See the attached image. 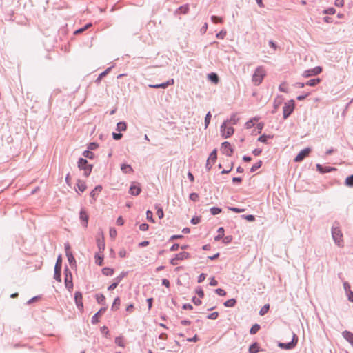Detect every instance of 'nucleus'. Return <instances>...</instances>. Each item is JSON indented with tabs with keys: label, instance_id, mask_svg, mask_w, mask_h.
<instances>
[{
	"label": "nucleus",
	"instance_id": "obj_21",
	"mask_svg": "<svg viewBox=\"0 0 353 353\" xmlns=\"http://www.w3.org/2000/svg\"><path fill=\"white\" fill-rule=\"evenodd\" d=\"M260 351L258 343L255 342L252 343L248 350L249 353H257Z\"/></svg>",
	"mask_w": 353,
	"mask_h": 353
},
{
	"label": "nucleus",
	"instance_id": "obj_37",
	"mask_svg": "<svg viewBox=\"0 0 353 353\" xmlns=\"http://www.w3.org/2000/svg\"><path fill=\"white\" fill-rule=\"evenodd\" d=\"M96 299L98 303L99 304H104L105 303V296L102 294H96Z\"/></svg>",
	"mask_w": 353,
	"mask_h": 353
},
{
	"label": "nucleus",
	"instance_id": "obj_34",
	"mask_svg": "<svg viewBox=\"0 0 353 353\" xmlns=\"http://www.w3.org/2000/svg\"><path fill=\"white\" fill-rule=\"evenodd\" d=\"M208 78L212 82L214 83H217L219 82V77L216 73L212 72L208 75Z\"/></svg>",
	"mask_w": 353,
	"mask_h": 353
},
{
	"label": "nucleus",
	"instance_id": "obj_6",
	"mask_svg": "<svg viewBox=\"0 0 353 353\" xmlns=\"http://www.w3.org/2000/svg\"><path fill=\"white\" fill-rule=\"evenodd\" d=\"M234 128L231 126H227L226 122H223V123L221 125V132L222 137L224 138H228L234 133Z\"/></svg>",
	"mask_w": 353,
	"mask_h": 353
},
{
	"label": "nucleus",
	"instance_id": "obj_59",
	"mask_svg": "<svg viewBox=\"0 0 353 353\" xmlns=\"http://www.w3.org/2000/svg\"><path fill=\"white\" fill-rule=\"evenodd\" d=\"M215 292L219 296H225L226 295V292L221 288H217L215 290Z\"/></svg>",
	"mask_w": 353,
	"mask_h": 353
},
{
	"label": "nucleus",
	"instance_id": "obj_25",
	"mask_svg": "<svg viewBox=\"0 0 353 353\" xmlns=\"http://www.w3.org/2000/svg\"><path fill=\"white\" fill-rule=\"evenodd\" d=\"M66 256L68 258V261L70 265L75 264V263H76L75 259L73 256V254L70 251H67Z\"/></svg>",
	"mask_w": 353,
	"mask_h": 353
},
{
	"label": "nucleus",
	"instance_id": "obj_48",
	"mask_svg": "<svg viewBox=\"0 0 353 353\" xmlns=\"http://www.w3.org/2000/svg\"><path fill=\"white\" fill-rule=\"evenodd\" d=\"M211 21L214 23H222L223 22V19L221 17L213 15V16L211 17Z\"/></svg>",
	"mask_w": 353,
	"mask_h": 353
},
{
	"label": "nucleus",
	"instance_id": "obj_4",
	"mask_svg": "<svg viewBox=\"0 0 353 353\" xmlns=\"http://www.w3.org/2000/svg\"><path fill=\"white\" fill-rule=\"evenodd\" d=\"M294 109V101L290 100L287 103H285L283 107V119H288L290 115L293 112Z\"/></svg>",
	"mask_w": 353,
	"mask_h": 353
},
{
	"label": "nucleus",
	"instance_id": "obj_33",
	"mask_svg": "<svg viewBox=\"0 0 353 353\" xmlns=\"http://www.w3.org/2000/svg\"><path fill=\"white\" fill-rule=\"evenodd\" d=\"M61 269H56V268H54V278L58 282H61Z\"/></svg>",
	"mask_w": 353,
	"mask_h": 353
},
{
	"label": "nucleus",
	"instance_id": "obj_38",
	"mask_svg": "<svg viewBox=\"0 0 353 353\" xmlns=\"http://www.w3.org/2000/svg\"><path fill=\"white\" fill-rule=\"evenodd\" d=\"M128 272H122L120 275H119L117 277L114 279V281L118 284L122 281V279L126 276Z\"/></svg>",
	"mask_w": 353,
	"mask_h": 353
},
{
	"label": "nucleus",
	"instance_id": "obj_42",
	"mask_svg": "<svg viewBox=\"0 0 353 353\" xmlns=\"http://www.w3.org/2000/svg\"><path fill=\"white\" fill-rule=\"evenodd\" d=\"M345 185L347 186L353 187V174L346 178Z\"/></svg>",
	"mask_w": 353,
	"mask_h": 353
},
{
	"label": "nucleus",
	"instance_id": "obj_58",
	"mask_svg": "<svg viewBox=\"0 0 353 353\" xmlns=\"http://www.w3.org/2000/svg\"><path fill=\"white\" fill-rule=\"evenodd\" d=\"M225 122H226V123L228 122H230V123H232V124H236L237 122V119L236 118V115L235 114L232 115L230 120H227Z\"/></svg>",
	"mask_w": 353,
	"mask_h": 353
},
{
	"label": "nucleus",
	"instance_id": "obj_49",
	"mask_svg": "<svg viewBox=\"0 0 353 353\" xmlns=\"http://www.w3.org/2000/svg\"><path fill=\"white\" fill-rule=\"evenodd\" d=\"M98 147H99L98 143H97L96 142H91L89 143V145L88 146V149L89 150H95Z\"/></svg>",
	"mask_w": 353,
	"mask_h": 353
},
{
	"label": "nucleus",
	"instance_id": "obj_20",
	"mask_svg": "<svg viewBox=\"0 0 353 353\" xmlns=\"http://www.w3.org/2000/svg\"><path fill=\"white\" fill-rule=\"evenodd\" d=\"M97 247L99 248L100 253H102L103 252V250H105V243H104L103 237H102L101 239L98 238L97 239Z\"/></svg>",
	"mask_w": 353,
	"mask_h": 353
},
{
	"label": "nucleus",
	"instance_id": "obj_14",
	"mask_svg": "<svg viewBox=\"0 0 353 353\" xmlns=\"http://www.w3.org/2000/svg\"><path fill=\"white\" fill-rule=\"evenodd\" d=\"M65 288L70 292H71L72 290L73 289L72 275V274H69V276H68V275H65Z\"/></svg>",
	"mask_w": 353,
	"mask_h": 353
},
{
	"label": "nucleus",
	"instance_id": "obj_17",
	"mask_svg": "<svg viewBox=\"0 0 353 353\" xmlns=\"http://www.w3.org/2000/svg\"><path fill=\"white\" fill-rule=\"evenodd\" d=\"M342 335L353 347V333L345 330L343 332Z\"/></svg>",
	"mask_w": 353,
	"mask_h": 353
},
{
	"label": "nucleus",
	"instance_id": "obj_54",
	"mask_svg": "<svg viewBox=\"0 0 353 353\" xmlns=\"http://www.w3.org/2000/svg\"><path fill=\"white\" fill-rule=\"evenodd\" d=\"M268 138H270V136L263 134L258 138V141L262 143H266Z\"/></svg>",
	"mask_w": 353,
	"mask_h": 353
},
{
	"label": "nucleus",
	"instance_id": "obj_9",
	"mask_svg": "<svg viewBox=\"0 0 353 353\" xmlns=\"http://www.w3.org/2000/svg\"><path fill=\"white\" fill-rule=\"evenodd\" d=\"M311 152V149L310 148H306L304 150H301L295 157V162H301L306 157H307Z\"/></svg>",
	"mask_w": 353,
	"mask_h": 353
},
{
	"label": "nucleus",
	"instance_id": "obj_44",
	"mask_svg": "<svg viewBox=\"0 0 353 353\" xmlns=\"http://www.w3.org/2000/svg\"><path fill=\"white\" fill-rule=\"evenodd\" d=\"M343 288L346 292V294H348L349 292L351 294H353V292L350 290V285L348 282L345 281L343 283Z\"/></svg>",
	"mask_w": 353,
	"mask_h": 353
},
{
	"label": "nucleus",
	"instance_id": "obj_64",
	"mask_svg": "<svg viewBox=\"0 0 353 353\" xmlns=\"http://www.w3.org/2000/svg\"><path fill=\"white\" fill-rule=\"evenodd\" d=\"M149 228V225L147 224V223H141L140 225H139V229L141 231H146L148 230Z\"/></svg>",
	"mask_w": 353,
	"mask_h": 353
},
{
	"label": "nucleus",
	"instance_id": "obj_32",
	"mask_svg": "<svg viewBox=\"0 0 353 353\" xmlns=\"http://www.w3.org/2000/svg\"><path fill=\"white\" fill-rule=\"evenodd\" d=\"M217 159V150L214 149L210 154L208 159H210L214 163Z\"/></svg>",
	"mask_w": 353,
	"mask_h": 353
},
{
	"label": "nucleus",
	"instance_id": "obj_47",
	"mask_svg": "<svg viewBox=\"0 0 353 353\" xmlns=\"http://www.w3.org/2000/svg\"><path fill=\"white\" fill-rule=\"evenodd\" d=\"M61 268H62L61 256H59L57 259V262L55 263L54 268H56V269H61Z\"/></svg>",
	"mask_w": 353,
	"mask_h": 353
},
{
	"label": "nucleus",
	"instance_id": "obj_16",
	"mask_svg": "<svg viewBox=\"0 0 353 353\" xmlns=\"http://www.w3.org/2000/svg\"><path fill=\"white\" fill-rule=\"evenodd\" d=\"M106 307L101 308L94 316L92 317L91 322L92 324H96L99 322V316L105 312Z\"/></svg>",
	"mask_w": 353,
	"mask_h": 353
},
{
	"label": "nucleus",
	"instance_id": "obj_8",
	"mask_svg": "<svg viewBox=\"0 0 353 353\" xmlns=\"http://www.w3.org/2000/svg\"><path fill=\"white\" fill-rule=\"evenodd\" d=\"M321 71H322V68L320 66H316L314 68L309 69V70L304 71L303 73V76L305 78H307V77H310L312 76L317 75V74H320L321 72Z\"/></svg>",
	"mask_w": 353,
	"mask_h": 353
},
{
	"label": "nucleus",
	"instance_id": "obj_1",
	"mask_svg": "<svg viewBox=\"0 0 353 353\" xmlns=\"http://www.w3.org/2000/svg\"><path fill=\"white\" fill-rule=\"evenodd\" d=\"M332 236L335 243L339 247L343 246V241L342 239L343 234L341 230L339 229V223L336 222L334 223L332 228Z\"/></svg>",
	"mask_w": 353,
	"mask_h": 353
},
{
	"label": "nucleus",
	"instance_id": "obj_51",
	"mask_svg": "<svg viewBox=\"0 0 353 353\" xmlns=\"http://www.w3.org/2000/svg\"><path fill=\"white\" fill-rule=\"evenodd\" d=\"M226 33V30H222L219 33L216 34V37L220 39H223L225 37Z\"/></svg>",
	"mask_w": 353,
	"mask_h": 353
},
{
	"label": "nucleus",
	"instance_id": "obj_15",
	"mask_svg": "<svg viewBox=\"0 0 353 353\" xmlns=\"http://www.w3.org/2000/svg\"><path fill=\"white\" fill-rule=\"evenodd\" d=\"M316 170L320 172V173H327V172H330L333 170H336V168H332V167H323L322 165L319 164V163H317L316 165Z\"/></svg>",
	"mask_w": 353,
	"mask_h": 353
},
{
	"label": "nucleus",
	"instance_id": "obj_13",
	"mask_svg": "<svg viewBox=\"0 0 353 353\" xmlns=\"http://www.w3.org/2000/svg\"><path fill=\"white\" fill-rule=\"evenodd\" d=\"M74 301L77 307L79 310H82L83 308V305L82 302V294L80 292H76L74 293Z\"/></svg>",
	"mask_w": 353,
	"mask_h": 353
},
{
	"label": "nucleus",
	"instance_id": "obj_27",
	"mask_svg": "<svg viewBox=\"0 0 353 353\" xmlns=\"http://www.w3.org/2000/svg\"><path fill=\"white\" fill-rule=\"evenodd\" d=\"M127 125L124 121H120L117 125V130L118 131H125L126 130Z\"/></svg>",
	"mask_w": 353,
	"mask_h": 353
},
{
	"label": "nucleus",
	"instance_id": "obj_41",
	"mask_svg": "<svg viewBox=\"0 0 353 353\" xmlns=\"http://www.w3.org/2000/svg\"><path fill=\"white\" fill-rule=\"evenodd\" d=\"M210 211L212 215H216L221 212V209L218 207H212L210 209Z\"/></svg>",
	"mask_w": 353,
	"mask_h": 353
},
{
	"label": "nucleus",
	"instance_id": "obj_7",
	"mask_svg": "<svg viewBox=\"0 0 353 353\" xmlns=\"http://www.w3.org/2000/svg\"><path fill=\"white\" fill-rule=\"evenodd\" d=\"M221 152L222 154L230 157L233 154V148L229 142L225 141L221 144Z\"/></svg>",
	"mask_w": 353,
	"mask_h": 353
},
{
	"label": "nucleus",
	"instance_id": "obj_11",
	"mask_svg": "<svg viewBox=\"0 0 353 353\" xmlns=\"http://www.w3.org/2000/svg\"><path fill=\"white\" fill-rule=\"evenodd\" d=\"M174 83V79H169L168 81H167L166 82H164V83H159V84H150V85H148V87L152 88L165 89L169 85H172Z\"/></svg>",
	"mask_w": 353,
	"mask_h": 353
},
{
	"label": "nucleus",
	"instance_id": "obj_60",
	"mask_svg": "<svg viewBox=\"0 0 353 353\" xmlns=\"http://www.w3.org/2000/svg\"><path fill=\"white\" fill-rule=\"evenodd\" d=\"M243 217L248 221H254L255 220V217L254 215H243Z\"/></svg>",
	"mask_w": 353,
	"mask_h": 353
},
{
	"label": "nucleus",
	"instance_id": "obj_61",
	"mask_svg": "<svg viewBox=\"0 0 353 353\" xmlns=\"http://www.w3.org/2000/svg\"><path fill=\"white\" fill-rule=\"evenodd\" d=\"M109 233H110V236L112 239H114L117 234V230L114 228H110Z\"/></svg>",
	"mask_w": 353,
	"mask_h": 353
},
{
	"label": "nucleus",
	"instance_id": "obj_46",
	"mask_svg": "<svg viewBox=\"0 0 353 353\" xmlns=\"http://www.w3.org/2000/svg\"><path fill=\"white\" fill-rule=\"evenodd\" d=\"M212 115L210 112H208L205 117V128H207L211 119Z\"/></svg>",
	"mask_w": 353,
	"mask_h": 353
},
{
	"label": "nucleus",
	"instance_id": "obj_53",
	"mask_svg": "<svg viewBox=\"0 0 353 353\" xmlns=\"http://www.w3.org/2000/svg\"><path fill=\"white\" fill-rule=\"evenodd\" d=\"M219 316V313L217 312H212L211 314H210L207 318L208 319H212V320H214V319H216Z\"/></svg>",
	"mask_w": 353,
	"mask_h": 353
},
{
	"label": "nucleus",
	"instance_id": "obj_26",
	"mask_svg": "<svg viewBox=\"0 0 353 353\" xmlns=\"http://www.w3.org/2000/svg\"><path fill=\"white\" fill-rule=\"evenodd\" d=\"M219 234L214 237V240L218 241L221 240L224 236V228L223 227H220L217 230Z\"/></svg>",
	"mask_w": 353,
	"mask_h": 353
},
{
	"label": "nucleus",
	"instance_id": "obj_43",
	"mask_svg": "<svg viewBox=\"0 0 353 353\" xmlns=\"http://www.w3.org/2000/svg\"><path fill=\"white\" fill-rule=\"evenodd\" d=\"M114 342L117 345H119L120 347H123L125 346V344L123 341V339L121 336L116 337Z\"/></svg>",
	"mask_w": 353,
	"mask_h": 353
},
{
	"label": "nucleus",
	"instance_id": "obj_35",
	"mask_svg": "<svg viewBox=\"0 0 353 353\" xmlns=\"http://www.w3.org/2000/svg\"><path fill=\"white\" fill-rule=\"evenodd\" d=\"M96 263L99 265H103V255L102 254H97L95 255Z\"/></svg>",
	"mask_w": 353,
	"mask_h": 353
},
{
	"label": "nucleus",
	"instance_id": "obj_31",
	"mask_svg": "<svg viewBox=\"0 0 353 353\" xmlns=\"http://www.w3.org/2000/svg\"><path fill=\"white\" fill-rule=\"evenodd\" d=\"M120 303H121L120 299L119 297L115 298L114 301H113L111 310H118L119 307L120 305Z\"/></svg>",
	"mask_w": 353,
	"mask_h": 353
},
{
	"label": "nucleus",
	"instance_id": "obj_23",
	"mask_svg": "<svg viewBox=\"0 0 353 353\" xmlns=\"http://www.w3.org/2000/svg\"><path fill=\"white\" fill-rule=\"evenodd\" d=\"M121 170H122L123 172L125 174L131 173L133 172V169L131 167V165L128 164H122L121 165Z\"/></svg>",
	"mask_w": 353,
	"mask_h": 353
},
{
	"label": "nucleus",
	"instance_id": "obj_12",
	"mask_svg": "<svg viewBox=\"0 0 353 353\" xmlns=\"http://www.w3.org/2000/svg\"><path fill=\"white\" fill-rule=\"evenodd\" d=\"M141 188L140 185L139 184H137V183L133 182L130 187V190H129L130 194L132 195H134V196H137L141 193Z\"/></svg>",
	"mask_w": 353,
	"mask_h": 353
},
{
	"label": "nucleus",
	"instance_id": "obj_28",
	"mask_svg": "<svg viewBox=\"0 0 353 353\" xmlns=\"http://www.w3.org/2000/svg\"><path fill=\"white\" fill-rule=\"evenodd\" d=\"M320 81H321V79L319 78L313 79H310V80L307 81L305 83V85H309V86H315L319 83H320Z\"/></svg>",
	"mask_w": 353,
	"mask_h": 353
},
{
	"label": "nucleus",
	"instance_id": "obj_30",
	"mask_svg": "<svg viewBox=\"0 0 353 353\" xmlns=\"http://www.w3.org/2000/svg\"><path fill=\"white\" fill-rule=\"evenodd\" d=\"M102 274L105 276H112L114 274V270L110 268H103L102 269Z\"/></svg>",
	"mask_w": 353,
	"mask_h": 353
},
{
	"label": "nucleus",
	"instance_id": "obj_50",
	"mask_svg": "<svg viewBox=\"0 0 353 353\" xmlns=\"http://www.w3.org/2000/svg\"><path fill=\"white\" fill-rule=\"evenodd\" d=\"M269 307H270V305L268 304H266L260 310L259 312V314L260 315L263 316L264 315L265 313L268 312V310H269Z\"/></svg>",
	"mask_w": 353,
	"mask_h": 353
},
{
	"label": "nucleus",
	"instance_id": "obj_57",
	"mask_svg": "<svg viewBox=\"0 0 353 353\" xmlns=\"http://www.w3.org/2000/svg\"><path fill=\"white\" fill-rule=\"evenodd\" d=\"M157 214L159 216V219H162L164 216L163 211L161 208H157Z\"/></svg>",
	"mask_w": 353,
	"mask_h": 353
},
{
	"label": "nucleus",
	"instance_id": "obj_3",
	"mask_svg": "<svg viewBox=\"0 0 353 353\" xmlns=\"http://www.w3.org/2000/svg\"><path fill=\"white\" fill-rule=\"evenodd\" d=\"M78 168L80 170H83L84 176L88 177L92 172V165L88 164V162L85 159L79 158L78 161Z\"/></svg>",
	"mask_w": 353,
	"mask_h": 353
},
{
	"label": "nucleus",
	"instance_id": "obj_24",
	"mask_svg": "<svg viewBox=\"0 0 353 353\" xmlns=\"http://www.w3.org/2000/svg\"><path fill=\"white\" fill-rule=\"evenodd\" d=\"M112 70V67H109L105 71H103V72H101L99 77H97V79H96V83H99L101 80V79L103 77H104L105 76H106L110 72V70Z\"/></svg>",
	"mask_w": 353,
	"mask_h": 353
},
{
	"label": "nucleus",
	"instance_id": "obj_56",
	"mask_svg": "<svg viewBox=\"0 0 353 353\" xmlns=\"http://www.w3.org/2000/svg\"><path fill=\"white\" fill-rule=\"evenodd\" d=\"M232 241V236H226L223 237V243L225 244L230 243Z\"/></svg>",
	"mask_w": 353,
	"mask_h": 353
},
{
	"label": "nucleus",
	"instance_id": "obj_52",
	"mask_svg": "<svg viewBox=\"0 0 353 353\" xmlns=\"http://www.w3.org/2000/svg\"><path fill=\"white\" fill-rule=\"evenodd\" d=\"M146 218L148 221H150L152 223L154 222V220L153 219V214L150 210H148L146 212Z\"/></svg>",
	"mask_w": 353,
	"mask_h": 353
},
{
	"label": "nucleus",
	"instance_id": "obj_19",
	"mask_svg": "<svg viewBox=\"0 0 353 353\" xmlns=\"http://www.w3.org/2000/svg\"><path fill=\"white\" fill-rule=\"evenodd\" d=\"M175 256H176V259H177L178 261L188 259L190 257V254L186 252H180L179 254H176Z\"/></svg>",
	"mask_w": 353,
	"mask_h": 353
},
{
	"label": "nucleus",
	"instance_id": "obj_10",
	"mask_svg": "<svg viewBox=\"0 0 353 353\" xmlns=\"http://www.w3.org/2000/svg\"><path fill=\"white\" fill-rule=\"evenodd\" d=\"M79 219L81 221V225L84 228H87L88 223L89 216L87 212L82 208L79 212Z\"/></svg>",
	"mask_w": 353,
	"mask_h": 353
},
{
	"label": "nucleus",
	"instance_id": "obj_29",
	"mask_svg": "<svg viewBox=\"0 0 353 353\" xmlns=\"http://www.w3.org/2000/svg\"><path fill=\"white\" fill-rule=\"evenodd\" d=\"M236 301L235 299H230L224 303V306L227 307H234L236 305Z\"/></svg>",
	"mask_w": 353,
	"mask_h": 353
},
{
	"label": "nucleus",
	"instance_id": "obj_63",
	"mask_svg": "<svg viewBox=\"0 0 353 353\" xmlns=\"http://www.w3.org/2000/svg\"><path fill=\"white\" fill-rule=\"evenodd\" d=\"M122 137H123V134L121 133H116V132L112 133V137L114 140H119L122 138Z\"/></svg>",
	"mask_w": 353,
	"mask_h": 353
},
{
	"label": "nucleus",
	"instance_id": "obj_40",
	"mask_svg": "<svg viewBox=\"0 0 353 353\" xmlns=\"http://www.w3.org/2000/svg\"><path fill=\"white\" fill-rule=\"evenodd\" d=\"M83 155L85 157V158H88V159H93L94 157V154L93 152H92L90 150H85L83 152Z\"/></svg>",
	"mask_w": 353,
	"mask_h": 353
},
{
	"label": "nucleus",
	"instance_id": "obj_22",
	"mask_svg": "<svg viewBox=\"0 0 353 353\" xmlns=\"http://www.w3.org/2000/svg\"><path fill=\"white\" fill-rule=\"evenodd\" d=\"M77 185L79 190L81 192H83L86 190V188H87L85 183L83 181L80 180V179H79L77 181Z\"/></svg>",
	"mask_w": 353,
	"mask_h": 353
},
{
	"label": "nucleus",
	"instance_id": "obj_18",
	"mask_svg": "<svg viewBox=\"0 0 353 353\" xmlns=\"http://www.w3.org/2000/svg\"><path fill=\"white\" fill-rule=\"evenodd\" d=\"M102 190V186L99 185H97L94 190H92L90 192V196L92 198L94 201L96 200L97 196H98L99 193L101 192Z\"/></svg>",
	"mask_w": 353,
	"mask_h": 353
},
{
	"label": "nucleus",
	"instance_id": "obj_45",
	"mask_svg": "<svg viewBox=\"0 0 353 353\" xmlns=\"http://www.w3.org/2000/svg\"><path fill=\"white\" fill-rule=\"evenodd\" d=\"M336 12V10L334 8H328L323 11V13L325 14H334Z\"/></svg>",
	"mask_w": 353,
	"mask_h": 353
},
{
	"label": "nucleus",
	"instance_id": "obj_5",
	"mask_svg": "<svg viewBox=\"0 0 353 353\" xmlns=\"http://www.w3.org/2000/svg\"><path fill=\"white\" fill-rule=\"evenodd\" d=\"M298 342V338L295 334H293L292 339L290 342L285 343H279L278 346L282 349L285 350H291L294 348Z\"/></svg>",
	"mask_w": 353,
	"mask_h": 353
},
{
	"label": "nucleus",
	"instance_id": "obj_36",
	"mask_svg": "<svg viewBox=\"0 0 353 353\" xmlns=\"http://www.w3.org/2000/svg\"><path fill=\"white\" fill-rule=\"evenodd\" d=\"M260 328H261L260 325L257 323H255L254 325H252V327H251V329L250 330V334H256L259 332V330H260Z\"/></svg>",
	"mask_w": 353,
	"mask_h": 353
},
{
	"label": "nucleus",
	"instance_id": "obj_39",
	"mask_svg": "<svg viewBox=\"0 0 353 353\" xmlns=\"http://www.w3.org/2000/svg\"><path fill=\"white\" fill-rule=\"evenodd\" d=\"M261 165H262V161H259L258 162H256L252 166L250 171L252 172H254L256 171L259 168H261Z\"/></svg>",
	"mask_w": 353,
	"mask_h": 353
},
{
	"label": "nucleus",
	"instance_id": "obj_62",
	"mask_svg": "<svg viewBox=\"0 0 353 353\" xmlns=\"http://www.w3.org/2000/svg\"><path fill=\"white\" fill-rule=\"evenodd\" d=\"M200 221H201V218L199 216H194V217L192 218V219H191V223L193 225L198 224L199 223H200Z\"/></svg>",
	"mask_w": 353,
	"mask_h": 353
},
{
	"label": "nucleus",
	"instance_id": "obj_55",
	"mask_svg": "<svg viewBox=\"0 0 353 353\" xmlns=\"http://www.w3.org/2000/svg\"><path fill=\"white\" fill-rule=\"evenodd\" d=\"M190 199L193 201H197L199 199V195L196 193H191L189 196Z\"/></svg>",
	"mask_w": 353,
	"mask_h": 353
},
{
	"label": "nucleus",
	"instance_id": "obj_2",
	"mask_svg": "<svg viewBox=\"0 0 353 353\" xmlns=\"http://www.w3.org/2000/svg\"><path fill=\"white\" fill-rule=\"evenodd\" d=\"M266 72L263 67L259 66L256 68L252 78V81L255 85H259L261 83L265 76Z\"/></svg>",
	"mask_w": 353,
	"mask_h": 353
}]
</instances>
